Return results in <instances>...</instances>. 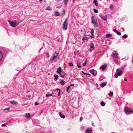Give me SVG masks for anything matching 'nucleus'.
<instances>
[{
  "instance_id": "1",
  "label": "nucleus",
  "mask_w": 133,
  "mask_h": 133,
  "mask_svg": "<svg viewBox=\"0 0 133 133\" xmlns=\"http://www.w3.org/2000/svg\"><path fill=\"white\" fill-rule=\"evenodd\" d=\"M95 16H93L91 17V20L92 23L94 24V26L95 27H97L98 26L97 21L95 19Z\"/></svg>"
},
{
  "instance_id": "2",
  "label": "nucleus",
  "mask_w": 133,
  "mask_h": 133,
  "mask_svg": "<svg viewBox=\"0 0 133 133\" xmlns=\"http://www.w3.org/2000/svg\"><path fill=\"white\" fill-rule=\"evenodd\" d=\"M8 22L11 25L12 27H16L18 24V22L15 21L12 22L9 20L8 21Z\"/></svg>"
},
{
  "instance_id": "3",
  "label": "nucleus",
  "mask_w": 133,
  "mask_h": 133,
  "mask_svg": "<svg viewBox=\"0 0 133 133\" xmlns=\"http://www.w3.org/2000/svg\"><path fill=\"white\" fill-rule=\"evenodd\" d=\"M122 71L117 69L116 74L115 75V77L117 78L118 76H121L122 74Z\"/></svg>"
},
{
  "instance_id": "4",
  "label": "nucleus",
  "mask_w": 133,
  "mask_h": 133,
  "mask_svg": "<svg viewBox=\"0 0 133 133\" xmlns=\"http://www.w3.org/2000/svg\"><path fill=\"white\" fill-rule=\"evenodd\" d=\"M99 16L100 17H101V19H103V20L105 21H107V15H106L105 16H104L102 14H100L99 15Z\"/></svg>"
},
{
  "instance_id": "5",
  "label": "nucleus",
  "mask_w": 133,
  "mask_h": 133,
  "mask_svg": "<svg viewBox=\"0 0 133 133\" xmlns=\"http://www.w3.org/2000/svg\"><path fill=\"white\" fill-rule=\"evenodd\" d=\"M66 19L65 20L64 23L63 24L62 29L63 30H66Z\"/></svg>"
},
{
  "instance_id": "6",
  "label": "nucleus",
  "mask_w": 133,
  "mask_h": 133,
  "mask_svg": "<svg viewBox=\"0 0 133 133\" xmlns=\"http://www.w3.org/2000/svg\"><path fill=\"white\" fill-rule=\"evenodd\" d=\"M126 111L129 112H131L132 111V110L130 109L128 107H126L125 108Z\"/></svg>"
},
{
  "instance_id": "7",
  "label": "nucleus",
  "mask_w": 133,
  "mask_h": 133,
  "mask_svg": "<svg viewBox=\"0 0 133 133\" xmlns=\"http://www.w3.org/2000/svg\"><path fill=\"white\" fill-rule=\"evenodd\" d=\"M112 55L114 56L115 57H117L118 54L117 52L115 51H113Z\"/></svg>"
},
{
  "instance_id": "8",
  "label": "nucleus",
  "mask_w": 133,
  "mask_h": 133,
  "mask_svg": "<svg viewBox=\"0 0 133 133\" xmlns=\"http://www.w3.org/2000/svg\"><path fill=\"white\" fill-rule=\"evenodd\" d=\"M62 71V69L61 67H59L57 69L56 71V72L59 74Z\"/></svg>"
},
{
  "instance_id": "9",
  "label": "nucleus",
  "mask_w": 133,
  "mask_h": 133,
  "mask_svg": "<svg viewBox=\"0 0 133 133\" xmlns=\"http://www.w3.org/2000/svg\"><path fill=\"white\" fill-rule=\"evenodd\" d=\"M113 31L116 32L118 35H120L121 34V33L116 29H113Z\"/></svg>"
},
{
  "instance_id": "10",
  "label": "nucleus",
  "mask_w": 133,
  "mask_h": 133,
  "mask_svg": "<svg viewBox=\"0 0 133 133\" xmlns=\"http://www.w3.org/2000/svg\"><path fill=\"white\" fill-rule=\"evenodd\" d=\"M91 70V71L93 72V71L94 72V74L93 75L94 76H96L97 74V71L94 69H92V70Z\"/></svg>"
},
{
  "instance_id": "11",
  "label": "nucleus",
  "mask_w": 133,
  "mask_h": 133,
  "mask_svg": "<svg viewBox=\"0 0 133 133\" xmlns=\"http://www.w3.org/2000/svg\"><path fill=\"white\" fill-rule=\"evenodd\" d=\"M92 130L91 129H88L86 130V133H90L92 131Z\"/></svg>"
},
{
  "instance_id": "12",
  "label": "nucleus",
  "mask_w": 133,
  "mask_h": 133,
  "mask_svg": "<svg viewBox=\"0 0 133 133\" xmlns=\"http://www.w3.org/2000/svg\"><path fill=\"white\" fill-rule=\"evenodd\" d=\"M59 115L61 118H64L65 117L64 115H62V114L61 112H59Z\"/></svg>"
},
{
  "instance_id": "13",
  "label": "nucleus",
  "mask_w": 133,
  "mask_h": 133,
  "mask_svg": "<svg viewBox=\"0 0 133 133\" xmlns=\"http://www.w3.org/2000/svg\"><path fill=\"white\" fill-rule=\"evenodd\" d=\"M94 3L96 6H98V3L97 1V0H94Z\"/></svg>"
},
{
  "instance_id": "14",
  "label": "nucleus",
  "mask_w": 133,
  "mask_h": 133,
  "mask_svg": "<svg viewBox=\"0 0 133 133\" xmlns=\"http://www.w3.org/2000/svg\"><path fill=\"white\" fill-rule=\"evenodd\" d=\"M60 83L62 85H64L65 83V82L63 80H62Z\"/></svg>"
},
{
  "instance_id": "15",
  "label": "nucleus",
  "mask_w": 133,
  "mask_h": 133,
  "mask_svg": "<svg viewBox=\"0 0 133 133\" xmlns=\"http://www.w3.org/2000/svg\"><path fill=\"white\" fill-rule=\"evenodd\" d=\"M107 67V66L105 65V64H104V65H103L102 67H101V68L103 69L104 70Z\"/></svg>"
},
{
  "instance_id": "16",
  "label": "nucleus",
  "mask_w": 133,
  "mask_h": 133,
  "mask_svg": "<svg viewBox=\"0 0 133 133\" xmlns=\"http://www.w3.org/2000/svg\"><path fill=\"white\" fill-rule=\"evenodd\" d=\"M106 85V84L105 83H103L101 85V87L102 88L104 87Z\"/></svg>"
},
{
  "instance_id": "17",
  "label": "nucleus",
  "mask_w": 133,
  "mask_h": 133,
  "mask_svg": "<svg viewBox=\"0 0 133 133\" xmlns=\"http://www.w3.org/2000/svg\"><path fill=\"white\" fill-rule=\"evenodd\" d=\"M55 14L56 16H58L60 15V14L57 11H56L55 12Z\"/></svg>"
},
{
  "instance_id": "18",
  "label": "nucleus",
  "mask_w": 133,
  "mask_h": 133,
  "mask_svg": "<svg viewBox=\"0 0 133 133\" xmlns=\"http://www.w3.org/2000/svg\"><path fill=\"white\" fill-rule=\"evenodd\" d=\"M25 116L26 117H28L30 116V114L29 113H26L25 115Z\"/></svg>"
},
{
  "instance_id": "19",
  "label": "nucleus",
  "mask_w": 133,
  "mask_h": 133,
  "mask_svg": "<svg viewBox=\"0 0 133 133\" xmlns=\"http://www.w3.org/2000/svg\"><path fill=\"white\" fill-rule=\"evenodd\" d=\"M3 57V55L1 51H0V61L1 60Z\"/></svg>"
},
{
  "instance_id": "20",
  "label": "nucleus",
  "mask_w": 133,
  "mask_h": 133,
  "mask_svg": "<svg viewBox=\"0 0 133 133\" xmlns=\"http://www.w3.org/2000/svg\"><path fill=\"white\" fill-rule=\"evenodd\" d=\"M54 77L57 80L58 78V75L55 74L54 75Z\"/></svg>"
},
{
  "instance_id": "21",
  "label": "nucleus",
  "mask_w": 133,
  "mask_h": 133,
  "mask_svg": "<svg viewBox=\"0 0 133 133\" xmlns=\"http://www.w3.org/2000/svg\"><path fill=\"white\" fill-rule=\"evenodd\" d=\"M87 37L85 35L83 36V37L82 38V40L83 41L85 40H87Z\"/></svg>"
},
{
  "instance_id": "22",
  "label": "nucleus",
  "mask_w": 133,
  "mask_h": 133,
  "mask_svg": "<svg viewBox=\"0 0 133 133\" xmlns=\"http://www.w3.org/2000/svg\"><path fill=\"white\" fill-rule=\"evenodd\" d=\"M113 93L112 92H110L108 94L109 96H111L113 95Z\"/></svg>"
},
{
  "instance_id": "23",
  "label": "nucleus",
  "mask_w": 133,
  "mask_h": 133,
  "mask_svg": "<svg viewBox=\"0 0 133 133\" xmlns=\"http://www.w3.org/2000/svg\"><path fill=\"white\" fill-rule=\"evenodd\" d=\"M52 9L49 6L47 8H46V10H50Z\"/></svg>"
},
{
  "instance_id": "24",
  "label": "nucleus",
  "mask_w": 133,
  "mask_h": 133,
  "mask_svg": "<svg viewBox=\"0 0 133 133\" xmlns=\"http://www.w3.org/2000/svg\"><path fill=\"white\" fill-rule=\"evenodd\" d=\"M101 104L102 106H104L105 105V103L103 101H102L101 103Z\"/></svg>"
},
{
  "instance_id": "25",
  "label": "nucleus",
  "mask_w": 133,
  "mask_h": 133,
  "mask_svg": "<svg viewBox=\"0 0 133 133\" xmlns=\"http://www.w3.org/2000/svg\"><path fill=\"white\" fill-rule=\"evenodd\" d=\"M11 103L12 104L15 105L17 103L15 101H13L11 102Z\"/></svg>"
},
{
  "instance_id": "26",
  "label": "nucleus",
  "mask_w": 133,
  "mask_h": 133,
  "mask_svg": "<svg viewBox=\"0 0 133 133\" xmlns=\"http://www.w3.org/2000/svg\"><path fill=\"white\" fill-rule=\"evenodd\" d=\"M46 97H48V96H52L53 95L52 94H46Z\"/></svg>"
},
{
  "instance_id": "27",
  "label": "nucleus",
  "mask_w": 133,
  "mask_h": 133,
  "mask_svg": "<svg viewBox=\"0 0 133 133\" xmlns=\"http://www.w3.org/2000/svg\"><path fill=\"white\" fill-rule=\"evenodd\" d=\"M90 48H94V44L92 43L91 44H90Z\"/></svg>"
},
{
  "instance_id": "28",
  "label": "nucleus",
  "mask_w": 133,
  "mask_h": 133,
  "mask_svg": "<svg viewBox=\"0 0 133 133\" xmlns=\"http://www.w3.org/2000/svg\"><path fill=\"white\" fill-rule=\"evenodd\" d=\"M56 57H56L55 56H54L53 57V58L52 59V61H54L55 59L56 58Z\"/></svg>"
},
{
  "instance_id": "29",
  "label": "nucleus",
  "mask_w": 133,
  "mask_h": 133,
  "mask_svg": "<svg viewBox=\"0 0 133 133\" xmlns=\"http://www.w3.org/2000/svg\"><path fill=\"white\" fill-rule=\"evenodd\" d=\"M69 65L70 66H72L73 65V64L71 62L69 63Z\"/></svg>"
},
{
  "instance_id": "30",
  "label": "nucleus",
  "mask_w": 133,
  "mask_h": 133,
  "mask_svg": "<svg viewBox=\"0 0 133 133\" xmlns=\"http://www.w3.org/2000/svg\"><path fill=\"white\" fill-rule=\"evenodd\" d=\"M94 30L93 29H92L91 31V35L93 36V34L94 33Z\"/></svg>"
},
{
  "instance_id": "31",
  "label": "nucleus",
  "mask_w": 133,
  "mask_h": 133,
  "mask_svg": "<svg viewBox=\"0 0 133 133\" xmlns=\"http://www.w3.org/2000/svg\"><path fill=\"white\" fill-rule=\"evenodd\" d=\"M94 12L96 13H97L98 12V10L95 9H94Z\"/></svg>"
},
{
  "instance_id": "32",
  "label": "nucleus",
  "mask_w": 133,
  "mask_h": 133,
  "mask_svg": "<svg viewBox=\"0 0 133 133\" xmlns=\"http://www.w3.org/2000/svg\"><path fill=\"white\" fill-rule=\"evenodd\" d=\"M123 37L125 38H126L128 37V36L126 34H125L123 36Z\"/></svg>"
},
{
  "instance_id": "33",
  "label": "nucleus",
  "mask_w": 133,
  "mask_h": 133,
  "mask_svg": "<svg viewBox=\"0 0 133 133\" xmlns=\"http://www.w3.org/2000/svg\"><path fill=\"white\" fill-rule=\"evenodd\" d=\"M10 110V108H6L4 109V111H5L6 110H8V111H9Z\"/></svg>"
},
{
  "instance_id": "34",
  "label": "nucleus",
  "mask_w": 133,
  "mask_h": 133,
  "mask_svg": "<svg viewBox=\"0 0 133 133\" xmlns=\"http://www.w3.org/2000/svg\"><path fill=\"white\" fill-rule=\"evenodd\" d=\"M111 36V35L109 34H107L106 35V37H109Z\"/></svg>"
},
{
  "instance_id": "35",
  "label": "nucleus",
  "mask_w": 133,
  "mask_h": 133,
  "mask_svg": "<svg viewBox=\"0 0 133 133\" xmlns=\"http://www.w3.org/2000/svg\"><path fill=\"white\" fill-rule=\"evenodd\" d=\"M57 90H59V91L58 92V95L59 96L60 95V90L59 89H57Z\"/></svg>"
},
{
  "instance_id": "36",
  "label": "nucleus",
  "mask_w": 133,
  "mask_h": 133,
  "mask_svg": "<svg viewBox=\"0 0 133 133\" xmlns=\"http://www.w3.org/2000/svg\"><path fill=\"white\" fill-rule=\"evenodd\" d=\"M38 104H39L38 103H37V102H36L35 103V105H38Z\"/></svg>"
},
{
  "instance_id": "37",
  "label": "nucleus",
  "mask_w": 133,
  "mask_h": 133,
  "mask_svg": "<svg viewBox=\"0 0 133 133\" xmlns=\"http://www.w3.org/2000/svg\"><path fill=\"white\" fill-rule=\"evenodd\" d=\"M87 63V62H85L84 63H83V66L85 65Z\"/></svg>"
},
{
  "instance_id": "38",
  "label": "nucleus",
  "mask_w": 133,
  "mask_h": 133,
  "mask_svg": "<svg viewBox=\"0 0 133 133\" xmlns=\"http://www.w3.org/2000/svg\"><path fill=\"white\" fill-rule=\"evenodd\" d=\"M70 87H70V86H69L67 87V92H68V91L70 89Z\"/></svg>"
},
{
  "instance_id": "39",
  "label": "nucleus",
  "mask_w": 133,
  "mask_h": 133,
  "mask_svg": "<svg viewBox=\"0 0 133 133\" xmlns=\"http://www.w3.org/2000/svg\"><path fill=\"white\" fill-rule=\"evenodd\" d=\"M58 55V54L57 53H55L54 56H55L56 57H57Z\"/></svg>"
},
{
  "instance_id": "40",
  "label": "nucleus",
  "mask_w": 133,
  "mask_h": 133,
  "mask_svg": "<svg viewBox=\"0 0 133 133\" xmlns=\"http://www.w3.org/2000/svg\"><path fill=\"white\" fill-rule=\"evenodd\" d=\"M62 11L63 14L65 13V10L64 9H63V10Z\"/></svg>"
},
{
  "instance_id": "41",
  "label": "nucleus",
  "mask_w": 133,
  "mask_h": 133,
  "mask_svg": "<svg viewBox=\"0 0 133 133\" xmlns=\"http://www.w3.org/2000/svg\"><path fill=\"white\" fill-rule=\"evenodd\" d=\"M77 66L78 68H81L82 67L81 65H77Z\"/></svg>"
},
{
  "instance_id": "42",
  "label": "nucleus",
  "mask_w": 133,
  "mask_h": 133,
  "mask_svg": "<svg viewBox=\"0 0 133 133\" xmlns=\"http://www.w3.org/2000/svg\"><path fill=\"white\" fill-rule=\"evenodd\" d=\"M46 55L47 56V57H49V53L48 52H47V53H46Z\"/></svg>"
},
{
  "instance_id": "43",
  "label": "nucleus",
  "mask_w": 133,
  "mask_h": 133,
  "mask_svg": "<svg viewBox=\"0 0 133 133\" xmlns=\"http://www.w3.org/2000/svg\"><path fill=\"white\" fill-rule=\"evenodd\" d=\"M82 119H83V117H81L80 118V121H82Z\"/></svg>"
},
{
  "instance_id": "44",
  "label": "nucleus",
  "mask_w": 133,
  "mask_h": 133,
  "mask_svg": "<svg viewBox=\"0 0 133 133\" xmlns=\"http://www.w3.org/2000/svg\"><path fill=\"white\" fill-rule=\"evenodd\" d=\"M82 72L85 75H87L88 74L84 72L83 71H82Z\"/></svg>"
},
{
  "instance_id": "45",
  "label": "nucleus",
  "mask_w": 133,
  "mask_h": 133,
  "mask_svg": "<svg viewBox=\"0 0 133 133\" xmlns=\"http://www.w3.org/2000/svg\"><path fill=\"white\" fill-rule=\"evenodd\" d=\"M74 84H71L70 85V87H74Z\"/></svg>"
},
{
  "instance_id": "46",
  "label": "nucleus",
  "mask_w": 133,
  "mask_h": 133,
  "mask_svg": "<svg viewBox=\"0 0 133 133\" xmlns=\"http://www.w3.org/2000/svg\"><path fill=\"white\" fill-rule=\"evenodd\" d=\"M64 4L65 5L66 4V0H64Z\"/></svg>"
},
{
  "instance_id": "47",
  "label": "nucleus",
  "mask_w": 133,
  "mask_h": 133,
  "mask_svg": "<svg viewBox=\"0 0 133 133\" xmlns=\"http://www.w3.org/2000/svg\"><path fill=\"white\" fill-rule=\"evenodd\" d=\"M90 71V73H92V74H93H93H94V72H93H93H92V71H91V70H90V71Z\"/></svg>"
},
{
  "instance_id": "48",
  "label": "nucleus",
  "mask_w": 133,
  "mask_h": 133,
  "mask_svg": "<svg viewBox=\"0 0 133 133\" xmlns=\"http://www.w3.org/2000/svg\"><path fill=\"white\" fill-rule=\"evenodd\" d=\"M2 126L3 127H5L6 126V125L5 124H3L2 125Z\"/></svg>"
},
{
  "instance_id": "49",
  "label": "nucleus",
  "mask_w": 133,
  "mask_h": 133,
  "mask_svg": "<svg viewBox=\"0 0 133 133\" xmlns=\"http://www.w3.org/2000/svg\"><path fill=\"white\" fill-rule=\"evenodd\" d=\"M124 80L125 81H127V79L125 78L124 79Z\"/></svg>"
},
{
  "instance_id": "50",
  "label": "nucleus",
  "mask_w": 133,
  "mask_h": 133,
  "mask_svg": "<svg viewBox=\"0 0 133 133\" xmlns=\"http://www.w3.org/2000/svg\"><path fill=\"white\" fill-rule=\"evenodd\" d=\"M93 37V36L92 35L91 36V38H92Z\"/></svg>"
},
{
  "instance_id": "51",
  "label": "nucleus",
  "mask_w": 133,
  "mask_h": 133,
  "mask_svg": "<svg viewBox=\"0 0 133 133\" xmlns=\"http://www.w3.org/2000/svg\"><path fill=\"white\" fill-rule=\"evenodd\" d=\"M87 59L86 60V61H85V62H87Z\"/></svg>"
},
{
  "instance_id": "52",
  "label": "nucleus",
  "mask_w": 133,
  "mask_h": 133,
  "mask_svg": "<svg viewBox=\"0 0 133 133\" xmlns=\"http://www.w3.org/2000/svg\"><path fill=\"white\" fill-rule=\"evenodd\" d=\"M62 78H63L64 77V76H61Z\"/></svg>"
},
{
  "instance_id": "53",
  "label": "nucleus",
  "mask_w": 133,
  "mask_h": 133,
  "mask_svg": "<svg viewBox=\"0 0 133 133\" xmlns=\"http://www.w3.org/2000/svg\"><path fill=\"white\" fill-rule=\"evenodd\" d=\"M41 2V1H42V0H39Z\"/></svg>"
},
{
  "instance_id": "54",
  "label": "nucleus",
  "mask_w": 133,
  "mask_h": 133,
  "mask_svg": "<svg viewBox=\"0 0 133 133\" xmlns=\"http://www.w3.org/2000/svg\"><path fill=\"white\" fill-rule=\"evenodd\" d=\"M111 6H112V5H111Z\"/></svg>"
},
{
  "instance_id": "55",
  "label": "nucleus",
  "mask_w": 133,
  "mask_h": 133,
  "mask_svg": "<svg viewBox=\"0 0 133 133\" xmlns=\"http://www.w3.org/2000/svg\"><path fill=\"white\" fill-rule=\"evenodd\" d=\"M88 75H90V74H88Z\"/></svg>"
},
{
  "instance_id": "56",
  "label": "nucleus",
  "mask_w": 133,
  "mask_h": 133,
  "mask_svg": "<svg viewBox=\"0 0 133 133\" xmlns=\"http://www.w3.org/2000/svg\"><path fill=\"white\" fill-rule=\"evenodd\" d=\"M68 0H67V2L68 1Z\"/></svg>"
}]
</instances>
